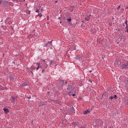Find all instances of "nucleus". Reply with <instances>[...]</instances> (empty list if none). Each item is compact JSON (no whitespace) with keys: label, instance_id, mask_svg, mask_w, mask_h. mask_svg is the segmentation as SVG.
Here are the masks:
<instances>
[{"label":"nucleus","instance_id":"f257e3e1","mask_svg":"<svg viewBox=\"0 0 128 128\" xmlns=\"http://www.w3.org/2000/svg\"><path fill=\"white\" fill-rule=\"evenodd\" d=\"M66 82V86H68L67 88V92H68V94L70 96H72V94H74V92H76V90H74V87L72 86V84L70 83L68 84V82Z\"/></svg>","mask_w":128,"mask_h":128},{"label":"nucleus","instance_id":"f03ea898","mask_svg":"<svg viewBox=\"0 0 128 128\" xmlns=\"http://www.w3.org/2000/svg\"><path fill=\"white\" fill-rule=\"evenodd\" d=\"M120 68L122 70H127L128 68V62H125L124 64H121Z\"/></svg>","mask_w":128,"mask_h":128},{"label":"nucleus","instance_id":"7ed1b4c3","mask_svg":"<svg viewBox=\"0 0 128 128\" xmlns=\"http://www.w3.org/2000/svg\"><path fill=\"white\" fill-rule=\"evenodd\" d=\"M44 46H52V43H50V42L48 43H44Z\"/></svg>","mask_w":128,"mask_h":128},{"label":"nucleus","instance_id":"20e7f679","mask_svg":"<svg viewBox=\"0 0 128 128\" xmlns=\"http://www.w3.org/2000/svg\"><path fill=\"white\" fill-rule=\"evenodd\" d=\"M90 110H86L84 111V114H90Z\"/></svg>","mask_w":128,"mask_h":128},{"label":"nucleus","instance_id":"39448f33","mask_svg":"<svg viewBox=\"0 0 128 128\" xmlns=\"http://www.w3.org/2000/svg\"><path fill=\"white\" fill-rule=\"evenodd\" d=\"M38 68H36V70H38V68H42V66L40 65V64H38V63H36V64Z\"/></svg>","mask_w":128,"mask_h":128},{"label":"nucleus","instance_id":"423d86ee","mask_svg":"<svg viewBox=\"0 0 128 128\" xmlns=\"http://www.w3.org/2000/svg\"><path fill=\"white\" fill-rule=\"evenodd\" d=\"M92 15H89V16H87L85 18H84V20H90V16H91Z\"/></svg>","mask_w":128,"mask_h":128},{"label":"nucleus","instance_id":"0eeeda50","mask_svg":"<svg viewBox=\"0 0 128 128\" xmlns=\"http://www.w3.org/2000/svg\"><path fill=\"white\" fill-rule=\"evenodd\" d=\"M3 110H4V112H6V114H8V112H10V111H8V109L6 108H4L3 109Z\"/></svg>","mask_w":128,"mask_h":128},{"label":"nucleus","instance_id":"6e6552de","mask_svg":"<svg viewBox=\"0 0 128 128\" xmlns=\"http://www.w3.org/2000/svg\"><path fill=\"white\" fill-rule=\"evenodd\" d=\"M12 102H16V97H12Z\"/></svg>","mask_w":128,"mask_h":128},{"label":"nucleus","instance_id":"1a4fd4ad","mask_svg":"<svg viewBox=\"0 0 128 128\" xmlns=\"http://www.w3.org/2000/svg\"><path fill=\"white\" fill-rule=\"evenodd\" d=\"M38 16H40V18H42V14H38Z\"/></svg>","mask_w":128,"mask_h":128},{"label":"nucleus","instance_id":"9d476101","mask_svg":"<svg viewBox=\"0 0 128 128\" xmlns=\"http://www.w3.org/2000/svg\"><path fill=\"white\" fill-rule=\"evenodd\" d=\"M67 20H68V22H70L72 21V18H67Z\"/></svg>","mask_w":128,"mask_h":128},{"label":"nucleus","instance_id":"9b49d317","mask_svg":"<svg viewBox=\"0 0 128 128\" xmlns=\"http://www.w3.org/2000/svg\"><path fill=\"white\" fill-rule=\"evenodd\" d=\"M72 96H76V92L73 94H72Z\"/></svg>","mask_w":128,"mask_h":128},{"label":"nucleus","instance_id":"f8f14e48","mask_svg":"<svg viewBox=\"0 0 128 128\" xmlns=\"http://www.w3.org/2000/svg\"><path fill=\"white\" fill-rule=\"evenodd\" d=\"M36 12H40V9L37 10Z\"/></svg>","mask_w":128,"mask_h":128},{"label":"nucleus","instance_id":"ddd939ff","mask_svg":"<svg viewBox=\"0 0 128 128\" xmlns=\"http://www.w3.org/2000/svg\"><path fill=\"white\" fill-rule=\"evenodd\" d=\"M26 86V84H22V86Z\"/></svg>","mask_w":128,"mask_h":128},{"label":"nucleus","instance_id":"4468645a","mask_svg":"<svg viewBox=\"0 0 128 128\" xmlns=\"http://www.w3.org/2000/svg\"><path fill=\"white\" fill-rule=\"evenodd\" d=\"M120 6H118L117 8V10H120Z\"/></svg>","mask_w":128,"mask_h":128},{"label":"nucleus","instance_id":"2eb2a0df","mask_svg":"<svg viewBox=\"0 0 128 128\" xmlns=\"http://www.w3.org/2000/svg\"><path fill=\"white\" fill-rule=\"evenodd\" d=\"M110 100H114V97L113 96H110Z\"/></svg>","mask_w":128,"mask_h":128},{"label":"nucleus","instance_id":"dca6fc26","mask_svg":"<svg viewBox=\"0 0 128 128\" xmlns=\"http://www.w3.org/2000/svg\"><path fill=\"white\" fill-rule=\"evenodd\" d=\"M126 32H128V26H126Z\"/></svg>","mask_w":128,"mask_h":128},{"label":"nucleus","instance_id":"f3484780","mask_svg":"<svg viewBox=\"0 0 128 128\" xmlns=\"http://www.w3.org/2000/svg\"><path fill=\"white\" fill-rule=\"evenodd\" d=\"M50 64H52V62L51 60V61H50Z\"/></svg>","mask_w":128,"mask_h":128},{"label":"nucleus","instance_id":"a211bd4d","mask_svg":"<svg viewBox=\"0 0 128 128\" xmlns=\"http://www.w3.org/2000/svg\"><path fill=\"white\" fill-rule=\"evenodd\" d=\"M114 98H116V95H114Z\"/></svg>","mask_w":128,"mask_h":128},{"label":"nucleus","instance_id":"6ab92c4d","mask_svg":"<svg viewBox=\"0 0 128 128\" xmlns=\"http://www.w3.org/2000/svg\"><path fill=\"white\" fill-rule=\"evenodd\" d=\"M61 82H62V84H63V82H64V81L62 80V81H61Z\"/></svg>","mask_w":128,"mask_h":128},{"label":"nucleus","instance_id":"aec40b11","mask_svg":"<svg viewBox=\"0 0 128 128\" xmlns=\"http://www.w3.org/2000/svg\"><path fill=\"white\" fill-rule=\"evenodd\" d=\"M48 65L46 64V68H48Z\"/></svg>","mask_w":128,"mask_h":128},{"label":"nucleus","instance_id":"412c9836","mask_svg":"<svg viewBox=\"0 0 128 128\" xmlns=\"http://www.w3.org/2000/svg\"><path fill=\"white\" fill-rule=\"evenodd\" d=\"M56 4L58 3V0L55 1Z\"/></svg>","mask_w":128,"mask_h":128},{"label":"nucleus","instance_id":"4be33fe9","mask_svg":"<svg viewBox=\"0 0 128 128\" xmlns=\"http://www.w3.org/2000/svg\"><path fill=\"white\" fill-rule=\"evenodd\" d=\"M52 41H51V42H50V44H52Z\"/></svg>","mask_w":128,"mask_h":128},{"label":"nucleus","instance_id":"5701e85b","mask_svg":"<svg viewBox=\"0 0 128 128\" xmlns=\"http://www.w3.org/2000/svg\"><path fill=\"white\" fill-rule=\"evenodd\" d=\"M104 128H108V127H107V126H104Z\"/></svg>","mask_w":128,"mask_h":128},{"label":"nucleus","instance_id":"b1692460","mask_svg":"<svg viewBox=\"0 0 128 128\" xmlns=\"http://www.w3.org/2000/svg\"><path fill=\"white\" fill-rule=\"evenodd\" d=\"M43 62H46L44 61V60H43Z\"/></svg>","mask_w":128,"mask_h":128},{"label":"nucleus","instance_id":"393cba45","mask_svg":"<svg viewBox=\"0 0 128 128\" xmlns=\"http://www.w3.org/2000/svg\"><path fill=\"white\" fill-rule=\"evenodd\" d=\"M40 8V7L39 8V10Z\"/></svg>","mask_w":128,"mask_h":128},{"label":"nucleus","instance_id":"a878e982","mask_svg":"<svg viewBox=\"0 0 128 128\" xmlns=\"http://www.w3.org/2000/svg\"><path fill=\"white\" fill-rule=\"evenodd\" d=\"M60 24H62V22H60Z\"/></svg>","mask_w":128,"mask_h":128},{"label":"nucleus","instance_id":"bb28decb","mask_svg":"<svg viewBox=\"0 0 128 128\" xmlns=\"http://www.w3.org/2000/svg\"><path fill=\"white\" fill-rule=\"evenodd\" d=\"M90 72H92V70L90 71Z\"/></svg>","mask_w":128,"mask_h":128},{"label":"nucleus","instance_id":"cd10ccee","mask_svg":"<svg viewBox=\"0 0 128 128\" xmlns=\"http://www.w3.org/2000/svg\"><path fill=\"white\" fill-rule=\"evenodd\" d=\"M42 72H44V70H42Z\"/></svg>","mask_w":128,"mask_h":128}]
</instances>
